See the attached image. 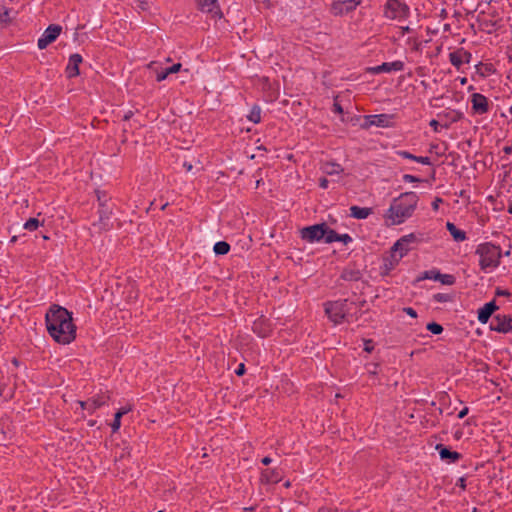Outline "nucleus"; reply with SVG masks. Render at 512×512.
<instances>
[{
  "instance_id": "29",
  "label": "nucleus",
  "mask_w": 512,
  "mask_h": 512,
  "mask_svg": "<svg viewBox=\"0 0 512 512\" xmlns=\"http://www.w3.org/2000/svg\"><path fill=\"white\" fill-rule=\"evenodd\" d=\"M213 250L217 255H226L230 250V245L225 241H219L214 245Z\"/></svg>"
},
{
  "instance_id": "5",
  "label": "nucleus",
  "mask_w": 512,
  "mask_h": 512,
  "mask_svg": "<svg viewBox=\"0 0 512 512\" xmlns=\"http://www.w3.org/2000/svg\"><path fill=\"white\" fill-rule=\"evenodd\" d=\"M384 15L388 19H401L409 15V7L400 0H387Z\"/></svg>"
},
{
  "instance_id": "38",
  "label": "nucleus",
  "mask_w": 512,
  "mask_h": 512,
  "mask_svg": "<svg viewBox=\"0 0 512 512\" xmlns=\"http://www.w3.org/2000/svg\"><path fill=\"white\" fill-rule=\"evenodd\" d=\"M40 225V222L37 218H30L25 224L24 228L29 231L36 230Z\"/></svg>"
},
{
  "instance_id": "2",
  "label": "nucleus",
  "mask_w": 512,
  "mask_h": 512,
  "mask_svg": "<svg viewBox=\"0 0 512 512\" xmlns=\"http://www.w3.org/2000/svg\"><path fill=\"white\" fill-rule=\"evenodd\" d=\"M419 198L414 192H405L393 199L385 217L392 225L402 224L410 218L418 204Z\"/></svg>"
},
{
  "instance_id": "17",
  "label": "nucleus",
  "mask_w": 512,
  "mask_h": 512,
  "mask_svg": "<svg viewBox=\"0 0 512 512\" xmlns=\"http://www.w3.org/2000/svg\"><path fill=\"white\" fill-rule=\"evenodd\" d=\"M197 2L201 11L221 17L222 14L217 0H197Z\"/></svg>"
},
{
  "instance_id": "61",
  "label": "nucleus",
  "mask_w": 512,
  "mask_h": 512,
  "mask_svg": "<svg viewBox=\"0 0 512 512\" xmlns=\"http://www.w3.org/2000/svg\"><path fill=\"white\" fill-rule=\"evenodd\" d=\"M460 486L464 489L465 488V480L463 478H460Z\"/></svg>"
},
{
  "instance_id": "9",
  "label": "nucleus",
  "mask_w": 512,
  "mask_h": 512,
  "mask_svg": "<svg viewBox=\"0 0 512 512\" xmlns=\"http://www.w3.org/2000/svg\"><path fill=\"white\" fill-rule=\"evenodd\" d=\"M61 26L52 24L47 27L42 36L38 39V48L45 49L49 44L54 42L61 33Z\"/></svg>"
},
{
  "instance_id": "11",
  "label": "nucleus",
  "mask_w": 512,
  "mask_h": 512,
  "mask_svg": "<svg viewBox=\"0 0 512 512\" xmlns=\"http://www.w3.org/2000/svg\"><path fill=\"white\" fill-rule=\"evenodd\" d=\"M472 110L476 114H485L489 111V103L486 96L480 93L471 95Z\"/></svg>"
},
{
  "instance_id": "15",
  "label": "nucleus",
  "mask_w": 512,
  "mask_h": 512,
  "mask_svg": "<svg viewBox=\"0 0 512 512\" xmlns=\"http://www.w3.org/2000/svg\"><path fill=\"white\" fill-rule=\"evenodd\" d=\"M471 57V53L464 50L463 48H460L449 54V60L451 64L457 69H459L463 63H469Z\"/></svg>"
},
{
  "instance_id": "35",
  "label": "nucleus",
  "mask_w": 512,
  "mask_h": 512,
  "mask_svg": "<svg viewBox=\"0 0 512 512\" xmlns=\"http://www.w3.org/2000/svg\"><path fill=\"white\" fill-rule=\"evenodd\" d=\"M10 10L6 8L0 9V25H6L10 22Z\"/></svg>"
},
{
  "instance_id": "44",
  "label": "nucleus",
  "mask_w": 512,
  "mask_h": 512,
  "mask_svg": "<svg viewBox=\"0 0 512 512\" xmlns=\"http://www.w3.org/2000/svg\"><path fill=\"white\" fill-rule=\"evenodd\" d=\"M182 65L180 63H176L172 65L171 67L167 68L168 74H174L180 71Z\"/></svg>"
},
{
  "instance_id": "8",
  "label": "nucleus",
  "mask_w": 512,
  "mask_h": 512,
  "mask_svg": "<svg viewBox=\"0 0 512 512\" xmlns=\"http://www.w3.org/2000/svg\"><path fill=\"white\" fill-rule=\"evenodd\" d=\"M361 0H339L331 4V13L335 16L347 14L356 9Z\"/></svg>"
},
{
  "instance_id": "43",
  "label": "nucleus",
  "mask_w": 512,
  "mask_h": 512,
  "mask_svg": "<svg viewBox=\"0 0 512 512\" xmlns=\"http://www.w3.org/2000/svg\"><path fill=\"white\" fill-rule=\"evenodd\" d=\"M374 349V343L372 340H365L364 341V350L368 353H371Z\"/></svg>"
},
{
  "instance_id": "1",
  "label": "nucleus",
  "mask_w": 512,
  "mask_h": 512,
  "mask_svg": "<svg viewBox=\"0 0 512 512\" xmlns=\"http://www.w3.org/2000/svg\"><path fill=\"white\" fill-rule=\"evenodd\" d=\"M49 335L60 344H70L76 337L72 314L64 307L52 305L45 315Z\"/></svg>"
},
{
  "instance_id": "36",
  "label": "nucleus",
  "mask_w": 512,
  "mask_h": 512,
  "mask_svg": "<svg viewBox=\"0 0 512 512\" xmlns=\"http://www.w3.org/2000/svg\"><path fill=\"white\" fill-rule=\"evenodd\" d=\"M426 328L428 331L436 335L441 334L443 332V327L436 322L428 323Z\"/></svg>"
},
{
  "instance_id": "53",
  "label": "nucleus",
  "mask_w": 512,
  "mask_h": 512,
  "mask_svg": "<svg viewBox=\"0 0 512 512\" xmlns=\"http://www.w3.org/2000/svg\"><path fill=\"white\" fill-rule=\"evenodd\" d=\"M496 295L497 296H509L510 293L507 291V290H500V289H497L496 290Z\"/></svg>"
},
{
  "instance_id": "12",
  "label": "nucleus",
  "mask_w": 512,
  "mask_h": 512,
  "mask_svg": "<svg viewBox=\"0 0 512 512\" xmlns=\"http://www.w3.org/2000/svg\"><path fill=\"white\" fill-rule=\"evenodd\" d=\"M404 63L402 61L384 62L381 65L368 68V72L372 74L390 73L392 71H402Z\"/></svg>"
},
{
  "instance_id": "60",
  "label": "nucleus",
  "mask_w": 512,
  "mask_h": 512,
  "mask_svg": "<svg viewBox=\"0 0 512 512\" xmlns=\"http://www.w3.org/2000/svg\"><path fill=\"white\" fill-rule=\"evenodd\" d=\"M97 197H98V201L100 202V204H101V203H104V202L102 201L103 196H101V193H100L99 191L97 192Z\"/></svg>"
},
{
  "instance_id": "46",
  "label": "nucleus",
  "mask_w": 512,
  "mask_h": 512,
  "mask_svg": "<svg viewBox=\"0 0 512 512\" xmlns=\"http://www.w3.org/2000/svg\"><path fill=\"white\" fill-rule=\"evenodd\" d=\"M403 311H404L407 315H409V316H411V317H413V318H416V317H417V312H416V310H414V309H413V308H411V307H405V308H403Z\"/></svg>"
},
{
  "instance_id": "25",
  "label": "nucleus",
  "mask_w": 512,
  "mask_h": 512,
  "mask_svg": "<svg viewBox=\"0 0 512 512\" xmlns=\"http://www.w3.org/2000/svg\"><path fill=\"white\" fill-rule=\"evenodd\" d=\"M322 170L326 175L333 176L339 175L343 172V168L340 164L334 162H326L322 166Z\"/></svg>"
},
{
  "instance_id": "49",
  "label": "nucleus",
  "mask_w": 512,
  "mask_h": 512,
  "mask_svg": "<svg viewBox=\"0 0 512 512\" xmlns=\"http://www.w3.org/2000/svg\"><path fill=\"white\" fill-rule=\"evenodd\" d=\"M329 181L326 178H320L319 180V186L323 189L328 188Z\"/></svg>"
},
{
  "instance_id": "62",
  "label": "nucleus",
  "mask_w": 512,
  "mask_h": 512,
  "mask_svg": "<svg viewBox=\"0 0 512 512\" xmlns=\"http://www.w3.org/2000/svg\"><path fill=\"white\" fill-rule=\"evenodd\" d=\"M466 82H467V79H466L465 77H463V78H461V79H460V83H461L462 85L466 84Z\"/></svg>"
},
{
  "instance_id": "3",
  "label": "nucleus",
  "mask_w": 512,
  "mask_h": 512,
  "mask_svg": "<svg viewBox=\"0 0 512 512\" xmlns=\"http://www.w3.org/2000/svg\"><path fill=\"white\" fill-rule=\"evenodd\" d=\"M476 254L479 256V265L482 270L497 267L500 264V248L492 243H482L477 246Z\"/></svg>"
},
{
  "instance_id": "41",
  "label": "nucleus",
  "mask_w": 512,
  "mask_h": 512,
  "mask_svg": "<svg viewBox=\"0 0 512 512\" xmlns=\"http://www.w3.org/2000/svg\"><path fill=\"white\" fill-rule=\"evenodd\" d=\"M338 241L347 245L348 243L352 242V237L349 234H339Z\"/></svg>"
},
{
  "instance_id": "10",
  "label": "nucleus",
  "mask_w": 512,
  "mask_h": 512,
  "mask_svg": "<svg viewBox=\"0 0 512 512\" xmlns=\"http://www.w3.org/2000/svg\"><path fill=\"white\" fill-rule=\"evenodd\" d=\"M392 116L388 114H377L365 116V123L362 124L363 128L370 126L388 127L390 125Z\"/></svg>"
},
{
  "instance_id": "20",
  "label": "nucleus",
  "mask_w": 512,
  "mask_h": 512,
  "mask_svg": "<svg viewBox=\"0 0 512 512\" xmlns=\"http://www.w3.org/2000/svg\"><path fill=\"white\" fill-rule=\"evenodd\" d=\"M436 450H438L440 458L447 461L448 463H455L461 458L460 453L451 451L442 444H438L436 446Z\"/></svg>"
},
{
  "instance_id": "37",
  "label": "nucleus",
  "mask_w": 512,
  "mask_h": 512,
  "mask_svg": "<svg viewBox=\"0 0 512 512\" xmlns=\"http://www.w3.org/2000/svg\"><path fill=\"white\" fill-rule=\"evenodd\" d=\"M433 299L438 303H445L452 301L453 297L446 293H437L433 296Z\"/></svg>"
},
{
  "instance_id": "33",
  "label": "nucleus",
  "mask_w": 512,
  "mask_h": 512,
  "mask_svg": "<svg viewBox=\"0 0 512 512\" xmlns=\"http://www.w3.org/2000/svg\"><path fill=\"white\" fill-rule=\"evenodd\" d=\"M338 238H339V234L336 231H334L333 229H330L326 225L325 236L323 238L325 243H332V242L338 241Z\"/></svg>"
},
{
  "instance_id": "4",
  "label": "nucleus",
  "mask_w": 512,
  "mask_h": 512,
  "mask_svg": "<svg viewBox=\"0 0 512 512\" xmlns=\"http://www.w3.org/2000/svg\"><path fill=\"white\" fill-rule=\"evenodd\" d=\"M347 311V300L325 303V313L334 324H340Z\"/></svg>"
},
{
  "instance_id": "30",
  "label": "nucleus",
  "mask_w": 512,
  "mask_h": 512,
  "mask_svg": "<svg viewBox=\"0 0 512 512\" xmlns=\"http://www.w3.org/2000/svg\"><path fill=\"white\" fill-rule=\"evenodd\" d=\"M406 240L398 239L392 248H394V251H398L402 256H405L407 252L410 250L409 245L405 243Z\"/></svg>"
},
{
  "instance_id": "51",
  "label": "nucleus",
  "mask_w": 512,
  "mask_h": 512,
  "mask_svg": "<svg viewBox=\"0 0 512 512\" xmlns=\"http://www.w3.org/2000/svg\"><path fill=\"white\" fill-rule=\"evenodd\" d=\"M235 373L238 375V376H241L245 373V366L244 364H240L238 366V368L236 369Z\"/></svg>"
},
{
  "instance_id": "55",
  "label": "nucleus",
  "mask_w": 512,
  "mask_h": 512,
  "mask_svg": "<svg viewBox=\"0 0 512 512\" xmlns=\"http://www.w3.org/2000/svg\"><path fill=\"white\" fill-rule=\"evenodd\" d=\"M183 167L185 168V170H186L187 172H190V171H192V169H193L192 164H191V163H188V162H184Z\"/></svg>"
},
{
  "instance_id": "13",
  "label": "nucleus",
  "mask_w": 512,
  "mask_h": 512,
  "mask_svg": "<svg viewBox=\"0 0 512 512\" xmlns=\"http://www.w3.org/2000/svg\"><path fill=\"white\" fill-rule=\"evenodd\" d=\"M112 215V210L105 205V203L100 204L99 209V221L94 223L93 226L97 227L99 231L108 230L110 228V217Z\"/></svg>"
},
{
  "instance_id": "32",
  "label": "nucleus",
  "mask_w": 512,
  "mask_h": 512,
  "mask_svg": "<svg viewBox=\"0 0 512 512\" xmlns=\"http://www.w3.org/2000/svg\"><path fill=\"white\" fill-rule=\"evenodd\" d=\"M248 119L253 123H259L261 120V108L258 105H254L250 110Z\"/></svg>"
},
{
  "instance_id": "27",
  "label": "nucleus",
  "mask_w": 512,
  "mask_h": 512,
  "mask_svg": "<svg viewBox=\"0 0 512 512\" xmlns=\"http://www.w3.org/2000/svg\"><path fill=\"white\" fill-rule=\"evenodd\" d=\"M398 154L400 156H402L403 158L410 159V160L416 161V162L424 164V165L431 164L429 157L415 156L407 151H400Z\"/></svg>"
},
{
  "instance_id": "45",
  "label": "nucleus",
  "mask_w": 512,
  "mask_h": 512,
  "mask_svg": "<svg viewBox=\"0 0 512 512\" xmlns=\"http://www.w3.org/2000/svg\"><path fill=\"white\" fill-rule=\"evenodd\" d=\"M403 180L405 182L414 183V182H420L421 180L413 175L405 174L403 175Z\"/></svg>"
},
{
  "instance_id": "26",
  "label": "nucleus",
  "mask_w": 512,
  "mask_h": 512,
  "mask_svg": "<svg viewBox=\"0 0 512 512\" xmlns=\"http://www.w3.org/2000/svg\"><path fill=\"white\" fill-rule=\"evenodd\" d=\"M446 228L457 242H462L466 239V233L463 230L458 229L453 223L447 222Z\"/></svg>"
},
{
  "instance_id": "7",
  "label": "nucleus",
  "mask_w": 512,
  "mask_h": 512,
  "mask_svg": "<svg viewBox=\"0 0 512 512\" xmlns=\"http://www.w3.org/2000/svg\"><path fill=\"white\" fill-rule=\"evenodd\" d=\"M490 329L499 333L512 331V317L505 314H497L490 323Z\"/></svg>"
},
{
  "instance_id": "6",
  "label": "nucleus",
  "mask_w": 512,
  "mask_h": 512,
  "mask_svg": "<svg viewBox=\"0 0 512 512\" xmlns=\"http://www.w3.org/2000/svg\"><path fill=\"white\" fill-rule=\"evenodd\" d=\"M325 228H326V223L315 224V225L304 227L301 230V237L303 240H305L309 243L319 242L325 236Z\"/></svg>"
},
{
  "instance_id": "34",
  "label": "nucleus",
  "mask_w": 512,
  "mask_h": 512,
  "mask_svg": "<svg viewBox=\"0 0 512 512\" xmlns=\"http://www.w3.org/2000/svg\"><path fill=\"white\" fill-rule=\"evenodd\" d=\"M403 257L398 251H394V248H391L390 257L384 260L391 261V267H395Z\"/></svg>"
},
{
  "instance_id": "50",
  "label": "nucleus",
  "mask_w": 512,
  "mask_h": 512,
  "mask_svg": "<svg viewBox=\"0 0 512 512\" xmlns=\"http://www.w3.org/2000/svg\"><path fill=\"white\" fill-rule=\"evenodd\" d=\"M442 203V199L437 197L433 202H432V208L436 211L438 210L439 208V204Z\"/></svg>"
},
{
  "instance_id": "48",
  "label": "nucleus",
  "mask_w": 512,
  "mask_h": 512,
  "mask_svg": "<svg viewBox=\"0 0 512 512\" xmlns=\"http://www.w3.org/2000/svg\"><path fill=\"white\" fill-rule=\"evenodd\" d=\"M429 125L434 129L435 132L438 131V126L440 125V122L435 120V119H432L429 123Z\"/></svg>"
},
{
  "instance_id": "31",
  "label": "nucleus",
  "mask_w": 512,
  "mask_h": 512,
  "mask_svg": "<svg viewBox=\"0 0 512 512\" xmlns=\"http://www.w3.org/2000/svg\"><path fill=\"white\" fill-rule=\"evenodd\" d=\"M341 277L346 281H357L361 277V273L358 270H344Z\"/></svg>"
},
{
  "instance_id": "54",
  "label": "nucleus",
  "mask_w": 512,
  "mask_h": 512,
  "mask_svg": "<svg viewBox=\"0 0 512 512\" xmlns=\"http://www.w3.org/2000/svg\"><path fill=\"white\" fill-rule=\"evenodd\" d=\"M261 462L263 465L267 466L272 462V459L270 457L266 456V457L262 458Z\"/></svg>"
},
{
  "instance_id": "42",
  "label": "nucleus",
  "mask_w": 512,
  "mask_h": 512,
  "mask_svg": "<svg viewBox=\"0 0 512 512\" xmlns=\"http://www.w3.org/2000/svg\"><path fill=\"white\" fill-rule=\"evenodd\" d=\"M401 240H406L405 243L410 246L411 243L416 241V236L414 234H408L400 238Z\"/></svg>"
},
{
  "instance_id": "63",
  "label": "nucleus",
  "mask_w": 512,
  "mask_h": 512,
  "mask_svg": "<svg viewBox=\"0 0 512 512\" xmlns=\"http://www.w3.org/2000/svg\"><path fill=\"white\" fill-rule=\"evenodd\" d=\"M508 212H509L510 214H512V206H510V207L508 208Z\"/></svg>"
},
{
  "instance_id": "18",
  "label": "nucleus",
  "mask_w": 512,
  "mask_h": 512,
  "mask_svg": "<svg viewBox=\"0 0 512 512\" xmlns=\"http://www.w3.org/2000/svg\"><path fill=\"white\" fill-rule=\"evenodd\" d=\"M252 330L254 333H256L259 337H266L271 331L270 324L268 323V320L264 317H260L259 319L255 320L252 326Z\"/></svg>"
},
{
  "instance_id": "59",
  "label": "nucleus",
  "mask_w": 512,
  "mask_h": 512,
  "mask_svg": "<svg viewBox=\"0 0 512 512\" xmlns=\"http://www.w3.org/2000/svg\"><path fill=\"white\" fill-rule=\"evenodd\" d=\"M410 31H411V29H410V27H408V26H406V27H403V28H402V32H403V34H405V33H409Z\"/></svg>"
},
{
  "instance_id": "19",
  "label": "nucleus",
  "mask_w": 512,
  "mask_h": 512,
  "mask_svg": "<svg viewBox=\"0 0 512 512\" xmlns=\"http://www.w3.org/2000/svg\"><path fill=\"white\" fill-rule=\"evenodd\" d=\"M82 62L80 54H72L69 58V63L66 67V73L69 78L79 75V64Z\"/></svg>"
},
{
  "instance_id": "39",
  "label": "nucleus",
  "mask_w": 512,
  "mask_h": 512,
  "mask_svg": "<svg viewBox=\"0 0 512 512\" xmlns=\"http://www.w3.org/2000/svg\"><path fill=\"white\" fill-rule=\"evenodd\" d=\"M444 285H453L455 283V277L450 274H441L440 279H438Z\"/></svg>"
},
{
  "instance_id": "28",
  "label": "nucleus",
  "mask_w": 512,
  "mask_h": 512,
  "mask_svg": "<svg viewBox=\"0 0 512 512\" xmlns=\"http://www.w3.org/2000/svg\"><path fill=\"white\" fill-rule=\"evenodd\" d=\"M435 280L438 281L440 279V272L437 269L427 270L422 272L416 279V282L422 281V280Z\"/></svg>"
},
{
  "instance_id": "47",
  "label": "nucleus",
  "mask_w": 512,
  "mask_h": 512,
  "mask_svg": "<svg viewBox=\"0 0 512 512\" xmlns=\"http://www.w3.org/2000/svg\"><path fill=\"white\" fill-rule=\"evenodd\" d=\"M333 111H334L335 113L342 114V113H343V108H342V106H341L340 104H338V103H334V105H333Z\"/></svg>"
},
{
  "instance_id": "56",
  "label": "nucleus",
  "mask_w": 512,
  "mask_h": 512,
  "mask_svg": "<svg viewBox=\"0 0 512 512\" xmlns=\"http://www.w3.org/2000/svg\"><path fill=\"white\" fill-rule=\"evenodd\" d=\"M384 266L387 271L394 269V267H391V261L384 260Z\"/></svg>"
},
{
  "instance_id": "24",
  "label": "nucleus",
  "mask_w": 512,
  "mask_h": 512,
  "mask_svg": "<svg viewBox=\"0 0 512 512\" xmlns=\"http://www.w3.org/2000/svg\"><path fill=\"white\" fill-rule=\"evenodd\" d=\"M372 213L371 208L351 206L350 215L356 219H366Z\"/></svg>"
},
{
  "instance_id": "52",
  "label": "nucleus",
  "mask_w": 512,
  "mask_h": 512,
  "mask_svg": "<svg viewBox=\"0 0 512 512\" xmlns=\"http://www.w3.org/2000/svg\"><path fill=\"white\" fill-rule=\"evenodd\" d=\"M468 412H469L468 407L463 408V409L459 412V414H458V418H459V419L464 418V417L468 414Z\"/></svg>"
},
{
  "instance_id": "16",
  "label": "nucleus",
  "mask_w": 512,
  "mask_h": 512,
  "mask_svg": "<svg viewBox=\"0 0 512 512\" xmlns=\"http://www.w3.org/2000/svg\"><path fill=\"white\" fill-rule=\"evenodd\" d=\"M496 310H498V306L494 300L486 303L478 310V321L482 324H486Z\"/></svg>"
},
{
  "instance_id": "23",
  "label": "nucleus",
  "mask_w": 512,
  "mask_h": 512,
  "mask_svg": "<svg viewBox=\"0 0 512 512\" xmlns=\"http://www.w3.org/2000/svg\"><path fill=\"white\" fill-rule=\"evenodd\" d=\"M132 410V406L128 405V406H125V407H122L120 408L116 414H115V417H114V420L111 424V428H112V431L113 432H116L119 430L120 426H121V419H122V416L127 414L128 412H130Z\"/></svg>"
},
{
  "instance_id": "21",
  "label": "nucleus",
  "mask_w": 512,
  "mask_h": 512,
  "mask_svg": "<svg viewBox=\"0 0 512 512\" xmlns=\"http://www.w3.org/2000/svg\"><path fill=\"white\" fill-rule=\"evenodd\" d=\"M282 478L280 470L273 468V469H264L261 472V481L263 483H278Z\"/></svg>"
},
{
  "instance_id": "14",
  "label": "nucleus",
  "mask_w": 512,
  "mask_h": 512,
  "mask_svg": "<svg viewBox=\"0 0 512 512\" xmlns=\"http://www.w3.org/2000/svg\"><path fill=\"white\" fill-rule=\"evenodd\" d=\"M108 399H109V395L104 393V394L95 396L93 399H90L87 401H79L78 403L83 410L87 409L90 412H93L97 408L106 404Z\"/></svg>"
},
{
  "instance_id": "22",
  "label": "nucleus",
  "mask_w": 512,
  "mask_h": 512,
  "mask_svg": "<svg viewBox=\"0 0 512 512\" xmlns=\"http://www.w3.org/2000/svg\"><path fill=\"white\" fill-rule=\"evenodd\" d=\"M462 113L456 110H451L443 114H439L438 117L443 121L442 127L448 128L451 123H455L462 118Z\"/></svg>"
},
{
  "instance_id": "57",
  "label": "nucleus",
  "mask_w": 512,
  "mask_h": 512,
  "mask_svg": "<svg viewBox=\"0 0 512 512\" xmlns=\"http://www.w3.org/2000/svg\"><path fill=\"white\" fill-rule=\"evenodd\" d=\"M133 115V112L132 111H129L127 112L125 115H124V120L127 121L129 120Z\"/></svg>"
},
{
  "instance_id": "40",
  "label": "nucleus",
  "mask_w": 512,
  "mask_h": 512,
  "mask_svg": "<svg viewBox=\"0 0 512 512\" xmlns=\"http://www.w3.org/2000/svg\"><path fill=\"white\" fill-rule=\"evenodd\" d=\"M168 71H167V68L161 70L160 72H157L156 74V80L158 82H161L163 80H165L167 77H168Z\"/></svg>"
},
{
  "instance_id": "58",
  "label": "nucleus",
  "mask_w": 512,
  "mask_h": 512,
  "mask_svg": "<svg viewBox=\"0 0 512 512\" xmlns=\"http://www.w3.org/2000/svg\"><path fill=\"white\" fill-rule=\"evenodd\" d=\"M503 151H504L506 154H511V152H512V146H506V147H504Z\"/></svg>"
},
{
  "instance_id": "64",
  "label": "nucleus",
  "mask_w": 512,
  "mask_h": 512,
  "mask_svg": "<svg viewBox=\"0 0 512 512\" xmlns=\"http://www.w3.org/2000/svg\"><path fill=\"white\" fill-rule=\"evenodd\" d=\"M16 239H17L16 236L12 237L11 242H15Z\"/></svg>"
}]
</instances>
